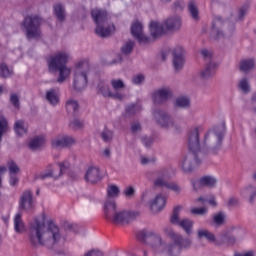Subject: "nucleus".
I'll return each instance as SVG.
<instances>
[{
    "label": "nucleus",
    "instance_id": "nucleus-1",
    "mask_svg": "<svg viewBox=\"0 0 256 256\" xmlns=\"http://www.w3.org/2000/svg\"><path fill=\"white\" fill-rule=\"evenodd\" d=\"M28 239L32 247H46V249H57L63 239L61 230L53 221L35 218L28 230Z\"/></svg>",
    "mask_w": 256,
    "mask_h": 256
},
{
    "label": "nucleus",
    "instance_id": "nucleus-2",
    "mask_svg": "<svg viewBox=\"0 0 256 256\" xmlns=\"http://www.w3.org/2000/svg\"><path fill=\"white\" fill-rule=\"evenodd\" d=\"M227 134V126L225 123L219 124L210 129L204 136L202 150L204 153H213L214 155L221 151L223 147V139Z\"/></svg>",
    "mask_w": 256,
    "mask_h": 256
},
{
    "label": "nucleus",
    "instance_id": "nucleus-3",
    "mask_svg": "<svg viewBox=\"0 0 256 256\" xmlns=\"http://www.w3.org/2000/svg\"><path fill=\"white\" fill-rule=\"evenodd\" d=\"M91 17L96 25L95 34L101 39L111 37L115 33V24L111 22V17L107 10L94 8L91 10Z\"/></svg>",
    "mask_w": 256,
    "mask_h": 256
},
{
    "label": "nucleus",
    "instance_id": "nucleus-4",
    "mask_svg": "<svg viewBox=\"0 0 256 256\" xmlns=\"http://www.w3.org/2000/svg\"><path fill=\"white\" fill-rule=\"evenodd\" d=\"M104 216L107 221L119 225L123 223H131L139 217V212H130L127 210L117 211V203L114 199H108L104 203Z\"/></svg>",
    "mask_w": 256,
    "mask_h": 256
},
{
    "label": "nucleus",
    "instance_id": "nucleus-5",
    "mask_svg": "<svg viewBox=\"0 0 256 256\" xmlns=\"http://www.w3.org/2000/svg\"><path fill=\"white\" fill-rule=\"evenodd\" d=\"M67 61H69V54L66 52H58L47 59L49 73H59L58 83H64L71 75V69L67 67Z\"/></svg>",
    "mask_w": 256,
    "mask_h": 256
},
{
    "label": "nucleus",
    "instance_id": "nucleus-6",
    "mask_svg": "<svg viewBox=\"0 0 256 256\" xmlns=\"http://www.w3.org/2000/svg\"><path fill=\"white\" fill-rule=\"evenodd\" d=\"M163 231L165 235H167V237H170V239H172L174 242L173 244H169L166 246L168 256H180L181 251H183V249H189V247H191L193 243L191 239L183 238L181 234L175 233L171 226L164 227Z\"/></svg>",
    "mask_w": 256,
    "mask_h": 256
},
{
    "label": "nucleus",
    "instance_id": "nucleus-7",
    "mask_svg": "<svg viewBox=\"0 0 256 256\" xmlns=\"http://www.w3.org/2000/svg\"><path fill=\"white\" fill-rule=\"evenodd\" d=\"M43 18L37 14H28L21 22V27L26 35V39H41V25Z\"/></svg>",
    "mask_w": 256,
    "mask_h": 256
},
{
    "label": "nucleus",
    "instance_id": "nucleus-8",
    "mask_svg": "<svg viewBox=\"0 0 256 256\" xmlns=\"http://www.w3.org/2000/svg\"><path fill=\"white\" fill-rule=\"evenodd\" d=\"M235 33V23L223 20L221 16L214 17L212 21V35L215 39L229 38Z\"/></svg>",
    "mask_w": 256,
    "mask_h": 256
},
{
    "label": "nucleus",
    "instance_id": "nucleus-9",
    "mask_svg": "<svg viewBox=\"0 0 256 256\" xmlns=\"http://www.w3.org/2000/svg\"><path fill=\"white\" fill-rule=\"evenodd\" d=\"M152 115L156 125L162 127V129H173L176 132L181 131V126L175 122V118L169 112L163 109H155Z\"/></svg>",
    "mask_w": 256,
    "mask_h": 256
},
{
    "label": "nucleus",
    "instance_id": "nucleus-10",
    "mask_svg": "<svg viewBox=\"0 0 256 256\" xmlns=\"http://www.w3.org/2000/svg\"><path fill=\"white\" fill-rule=\"evenodd\" d=\"M91 71L89 61L83 60L76 64V71L74 75V89L75 91H83L87 87V75Z\"/></svg>",
    "mask_w": 256,
    "mask_h": 256
},
{
    "label": "nucleus",
    "instance_id": "nucleus-11",
    "mask_svg": "<svg viewBox=\"0 0 256 256\" xmlns=\"http://www.w3.org/2000/svg\"><path fill=\"white\" fill-rule=\"evenodd\" d=\"M136 239L142 243V245H147L152 249H157L163 245V239L161 235L155 234V232L143 229L136 233Z\"/></svg>",
    "mask_w": 256,
    "mask_h": 256
},
{
    "label": "nucleus",
    "instance_id": "nucleus-12",
    "mask_svg": "<svg viewBox=\"0 0 256 256\" xmlns=\"http://www.w3.org/2000/svg\"><path fill=\"white\" fill-rule=\"evenodd\" d=\"M203 157H205V154L189 151L180 162L182 171L184 173H193L196 165H201Z\"/></svg>",
    "mask_w": 256,
    "mask_h": 256
},
{
    "label": "nucleus",
    "instance_id": "nucleus-13",
    "mask_svg": "<svg viewBox=\"0 0 256 256\" xmlns=\"http://www.w3.org/2000/svg\"><path fill=\"white\" fill-rule=\"evenodd\" d=\"M155 174H156V179L154 180V187H159L160 189H163V187H165L170 191H174L176 195H179L181 193V186H179L175 182H169L165 180V175H167V169L162 168L156 171Z\"/></svg>",
    "mask_w": 256,
    "mask_h": 256
},
{
    "label": "nucleus",
    "instance_id": "nucleus-14",
    "mask_svg": "<svg viewBox=\"0 0 256 256\" xmlns=\"http://www.w3.org/2000/svg\"><path fill=\"white\" fill-rule=\"evenodd\" d=\"M199 135V128H192L188 132V149L191 153L205 155L203 148H201V139L199 138Z\"/></svg>",
    "mask_w": 256,
    "mask_h": 256
},
{
    "label": "nucleus",
    "instance_id": "nucleus-15",
    "mask_svg": "<svg viewBox=\"0 0 256 256\" xmlns=\"http://www.w3.org/2000/svg\"><path fill=\"white\" fill-rule=\"evenodd\" d=\"M97 95H102L105 99H116L117 101H123L125 94L121 92H112L109 84L105 81H100L96 87Z\"/></svg>",
    "mask_w": 256,
    "mask_h": 256
},
{
    "label": "nucleus",
    "instance_id": "nucleus-16",
    "mask_svg": "<svg viewBox=\"0 0 256 256\" xmlns=\"http://www.w3.org/2000/svg\"><path fill=\"white\" fill-rule=\"evenodd\" d=\"M185 55V48L182 46H176L172 49V65L176 73H179L185 67Z\"/></svg>",
    "mask_w": 256,
    "mask_h": 256
},
{
    "label": "nucleus",
    "instance_id": "nucleus-17",
    "mask_svg": "<svg viewBox=\"0 0 256 256\" xmlns=\"http://www.w3.org/2000/svg\"><path fill=\"white\" fill-rule=\"evenodd\" d=\"M131 35L137 39L139 45H148V43H153V39L151 37L143 34V24L139 21L132 23Z\"/></svg>",
    "mask_w": 256,
    "mask_h": 256
},
{
    "label": "nucleus",
    "instance_id": "nucleus-18",
    "mask_svg": "<svg viewBox=\"0 0 256 256\" xmlns=\"http://www.w3.org/2000/svg\"><path fill=\"white\" fill-rule=\"evenodd\" d=\"M19 209L23 211H33L35 209V200H33V192L25 190L19 200Z\"/></svg>",
    "mask_w": 256,
    "mask_h": 256
},
{
    "label": "nucleus",
    "instance_id": "nucleus-19",
    "mask_svg": "<svg viewBox=\"0 0 256 256\" xmlns=\"http://www.w3.org/2000/svg\"><path fill=\"white\" fill-rule=\"evenodd\" d=\"M164 27L166 29V33L170 32L173 33L175 31H180L183 21L181 20V16L174 15V16H169L166 18L164 21Z\"/></svg>",
    "mask_w": 256,
    "mask_h": 256
},
{
    "label": "nucleus",
    "instance_id": "nucleus-20",
    "mask_svg": "<svg viewBox=\"0 0 256 256\" xmlns=\"http://www.w3.org/2000/svg\"><path fill=\"white\" fill-rule=\"evenodd\" d=\"M172 95L170 88H160L152 94V99L156 105L167 103Z\"/></svg>",
    "mask_w": 256,
    "mask_h": 256
},
{
    "label": "nucleus",
    "instance_id": "nucleus-21",
    "mask_svg": "<svg viewBox=\"0 0 256 256\" xmlns=\"http://www.w3.org/2000/svg\"><path fill=\"white\" fill-rule=\"evenodd\" d=\"M71 145H75V139L70 136H58L53 138L51 141V146L53 149H65L67 147H71Z\"/></svg>",
    "mask_w": 256,
    "mask_h": 256
},
{
    "label": "nucleus",
    "instance_id": "nucleus-22",
    "mask_svg": "<svg viewBox=\"0 0 256 256\" xmlns=\"http://www.w3.org/2000/svg\"><path fill=\"white\" fill-rule=\"evenodd\" d=\"M149 29H150V35L152 41H155V39L161 37V35H165L167 33V30L165 29V24L164 22L159 23L157 21H151L149 24Z\"/></svg>",
    "mask_w": 256,
    "mask_h": 256
},
{
    "label": "nucleus",
    "instance_id": "nucleus-23",
    "mask_svg": "<svg viewBox=\"0 0 256 256\" xmlns=\"http://www.w3.org/2000/svg\"><path fill=\"white\" fill-rule=\"evenodd\" d=\"M84 179L87 183H91L92 185L95 183H99L103 177H101V171L97 167H89L85 173Z\"/></svg>",
    "mask_w": 256,
    "mask_h": 256
},
{
    "label": "nucleus",
    "instance_id": "nucleus-24",
    "mask_svg": "<svg viewBox=\"0 0 256 256\" xmlns=\"http://www.w3.org/2000/svg\"><path fill=\"white\" fill-rule=\"evenodd\" d=\"M237 238L233 236L229 231H222L216 238V245H235Z\"/></svg>",
    "mask_w": 256,
    "mask_h": 256
},
{
    "label": "nucleus",
    "instance_id": "nucleus-25",
    "mask_svg": "<svg viewBox=\"0 0 256 256\" xmlns=\"http://www.w3.org/2000/svg\"><path fill=\"white\" fill-rule=\"evenodd\" d=\"M149 205L152 213H160L165 208V205H167V200L161 194H158Z\"/></svg>",
    "mask_w": 256,
    "mask_h": 256
},
{
    "label": "nucleus",
    "instance_id": "nucleus-26",
    "mask_svg": "<svg viewBox=\"0 0 256 256\" xmlns=\"http://www.w3.org/2000/svg\"><path fill=\"white\" fill-rule=\"evenodd\" d=\"M217 67H219V64H217L214 61H210L203 70L200 72L201 79H211L213 75H215V72L217 71Z\"/></svg>",
    "mask_w": 256,
    "mask_h": 256
},
{
    "label": "nucleus",
    "instance_id": "nucleus-27",
    "mask_svg": "<svg viewBox=\"0 0 256 256\" xmlns=\"http://www.w3.org/2000/svg\"><path fill=\"white\" fill-rule=\"evenodd\" d=\"M45 145L44 136H35L28 142V149L30 151H41Z\"/></svg>",
    "mask_w": 256,
    "mask_h": 256
},
{
    "label": "nucleus",
    "instance_id": "nucleus-28",
    "mask_svg": "<svg viewBox=\"0 0 256 256\" xmlns=\"http://www.w3.org/2000/svg\"><path fill=\"white\" fill-rule=\"evenodd\" d=\"M54 15L59 21V23H65V20L67 19V12L65 11V6L63 4L58 3L53 6Z\"/></svg>",
    "mask_w": 256,
    "mask_h": 256
},
{
    "label": "nucleus",
    "instance_id": "nucleus-29",
    "mask_svg": "<svg viewBox=\"0 0 256 256\" xmlns=\"http://www.w3.org/2000/svg\"><path fill=\"white\" fill-rule=\"evenodd\" d=\"M197 238L198 239H207L209 243H214L216 245L217 238L215 237V234L213 232L207 230V229H199L197 231Z\"/></svg>",
    "mask_w": 256,
    "mask_h": 256
},
{
    "label": "nucleus",
    "instance_id": "nucleus-30",
    "mask_svg": "<svg viewBox=\"0 0 256 256\" xmlns=\"http://www.w3.org/2000/svg\"><path fill=\"white\" fill-rule=\"evenodd\" d=\"M198 185L200 187H208L209 189H213V187L217 185V179L213 176H204L199 179Z\"/></svg>",
    "mask_w": 256,
    "mask_h": 256
},
{
    "label": "nucleus",
    "instance_id": "nucleus-31",
    "mask_svg": "<svg viewBox=\"0 0 256 256\" xmlns=\"http://www.w3.org/2000/svg\"><path fill=\"white\" fill-rule=\"evenodd\" d=\"M174 107H178V109H189L191 107V100L185 96L178 97L174 102Z\"/></svg>",
    "mask_w": 256,
    "mask_h": 256
},
{
    "label": "nucleus",
    "instance_id": "nucleus-32",
    "mask_svg": "<svg viewBox=\"0 0 256 256\" xmlns=\"http://www.w3.org/2000/svg\"><path fill=\"white\" fill-rule=\"evenodd\" d=\"M14 231L16 233H23L25 231V223L23 222L21 213L16 214L14 217Z\"/></svg>",
    "mask_w": 256,
    "mask_h": 256
},
{
    "label": "nucleus",
    "instance_id": "nucleus-33",
    "mask_svg": "<svg viewBox=\"0 0 256 256\" xmlns=\"http://www.w3.org/2000/svg\"><path fill=\"white\" fill-rule=\"evenodd\" d=\"M51 164L48 166V169H46L44 172L36 176V179H41V181H45V179H54L57 180L59 179L58 175H55L53 173V168H51Z\"/></svg>",
    "mask_w": 256,
    "mask_h": 256
},
{
    "label": "nucleus",
    "instance_id": "nucleus-34",
    "mask_svg": "<svg viewBox=\"0 0 256 256\" xmlns=\"http://www.w3.org/2000/svg\"><path fill=\"white\" fill-rule=\"evenodd\" d=\"M193 225V221L189 218H184L179 223V227L185 231L186 235H191V233H193Z\"/></svg>",
    "mask_w": 256,
    "mask_h": 256
},
{
    "label": "nucleus",
    "instance_id": "nucleus-35",
    "mask_svg": "<svg viewBox=\"0 0 256 256\" xmlns=\"http://www.w3.org/2000/svg\"><path fill=\"white\" fill-rule=\"evenodd\" d=\"M46 101H48L50 105H53V106L58 105L59 96L57 95V92L55 91V89L51 88L46 92Z\"/></svg>",
    "mask_w": 256,
    "mask_h": 256
},
{
    "label": "nucleus",
    "instance_id": "nucleus-36",
    "mask_svg": "<svg viewBox=\"0 0 256 256\" xmlns=\"http://www.w3.org/2000/svg\"><path fill=\"white\" fill-rule=\"evenodd\" d=\"M188 12L194 21H199V8L197 7V3L195 1L191 0L188 3Z\"/></svg>",
    "mask_w": 256,
    "mask_h": 256
},
{
    "label": "nucleus",
    "instance_id": "nucleus-37",
    "mask_svg": "<svg viewBox=\"0 0 256 256\" xmlns=\"http://www.w3.org/2000/svg\"><path fill=\"white\" fill-rule=\"evenodd\" d=\"M244 197H249V203H253L256 197V188L255 186L249 185L242 191Z\"/></svg>",
    "mask_w": 256,
    "mask_h": 256
},
{
    "label": "nucleus",
    "instance_id": "nucleus-38",
    "mask_svg": "<svg viewBox=\"0 0 256 256\" xmlns=\"http://www.w3.org/2000/svg\"><path fill=\"white\" fill-rule=\"evenodd\" d=\"M255 67V59H248L243 60L240 62V71H244V73H247V71H251Z\"/></svg>",
    "mask_w": 256,
    "mask_h": 256
},
{
    "label": "nucleus",
    "instance_id": "nucleus-39",
    "mask_svg": "<svg viewBox=\"0 0 256 256\" xmlns=\"http://www.w3.org/2000/svg\"><path fill=\"white\" fill-rule=\"evenodd\" d=\"M66 111L68 113H72L73 115H76L77 111H79V102L75 100H68L66 102Z\"/></svg>",
    "mask_w": 256,
    "mask_h": 256
},
{
    "label": "nucleus",
    "instance_id": "nucleus-40",
    "mask_svg": "<svg viewBox=\"0 0 256 256\" xmlns=\"http://www.w3.org/2000/svg\"><path fill=\"white\" fill-rule=\"evenodd\" d=\"M14 131L19 137L25 135V133H27V130L25 129V122L22 120H17L14 124Z\"/></svg>",
    "mask_w": 256,
    "mask_h": 256
},
{
    "label": "nucleus",
    "instance_id": "nucleus-41",
    "mask_svg": "<svg viewBox=\"0 0 256 256\" xmlns=\"http://www.w3.org/2000/svg\"><path fill=\"white\" fill-rule=\"evenodd\" d=\"M115 133L113 130H109L108 128H104L101 132L100 137L104 141V143H111L113 141Z\"/></svg>",
    "mask_w": 256,
    "mask_h": 256
},
{
    "label": "nucleus",
    "instance_id": "nucleus-42",
    "mask_svg": "<svg viewBox=\"0 0 256 256\" xmlns=\"http://www.w3.org/2000/svg\"><path fill=\"white\" fill-rule=\"evenodd\" d=\"M121 190L117 187V185H110L107 189V200L108 199H115V197H119Z\"/></svg>",
    "mask_w": 256,
    "mask_h": 256
},
{
    "label": "nucleus",
    "instance_id": "nucleus-43",
    "mask_svg": "<svg viewBox=\"0 0 256 256\" xmlns=\"http://www.w3.org/2000/svg\"><path fill=\"white\" fill-rule=\"evenodd\" d=\"M213 223L216 227L225 225V212H218L213 216Z\"/></svg>",
    "mask_w": 256,
    "mask_h": 256
},
{
    "label": "nucleus",
    "instance_id": "nucleus-44",
    "mask_svg": "<svg viewBox=\"0 0 256 256\" xmlns=\"http://www.w3.org/2000/svg\"><path fill=\"white\" fill-rule=\"evenodd\" d=\"M110 85L114 89V93H119L125 89V82L121 79H112Z\"/></svg>",
    "mask_w": 256,
    "mask_h": 256
},
{
    "label": "nucleus",
    "instance_id": "nucleus-45",
    "mask_svg": "<svg viewBox=\"0 0 256 256\" xmlns=\"http://www.w3.org/2000/svg\"><path fill=\"white\" fill-rule=\"evenodd\" d=\"M133 49H135V41L129 40L121 47V52L123 55H131Z\"/></svg>",
    "mask_w": 256,
    "mask_h": 256
},
{
    "label": "nucleus",
    "instance_id": "nucleus-46",
    "mask_svg": "<svg viewBox=\"0 0 256 256\" xmlns=\"http://www.w3.org/2000/svg\"><path fill=\"white\" fill-rule=\"evenodd\" d=\"M126 115L129 117H133V115H136V113H139L141 111V105L139 104H130L126 106Z\"/></svg>",
    "mask_w": 256,
    "mask_h": 256
},
{
    "label": "nucleus",
    "instance_id": "nucleus-47",
    "mask_svg": "<svg viewBox=\"0 0 256 256\" xmlns=\"http://www.w3.org/2000/svg\"><path fill=\"white\" fill-rule=\"evenodd\" d=\"M0 73L4 79H7L13 75V68H9V66H7V64L1 63L0 64Z\"/></svg>",
    "mask_w": 256,
    "mask_h": 256
},
{
    "label": "nucleus",
    "instance_id": "nucleus-48",
    "mask_svg": "<svg viewBox=\"0 0 256 256\" xmlns=\"http://www.w3.org/2000/svg\"><path fill=\"white\" fill-rule=\"evenodd\" d=\"M58 167L60 169L59 174H58V178H59V177H63V175L67 171H69V169L71 168V163H69V161L65 160L63 162H59Z\"/></svg>",
    "mask_w": 256,
    "mask_h": 256
},
{
    "label": "nucleus",
    "instance_id": "nucleus-49",
    "mask_svg": "<svg viewBox=\"0 0 256 256\" xmlns=\"http://www.w3.org/2000/svg\"><path fill=\"white\" fill-rule=\"evenodd\" d=\"M7 131H9V123L7 122V119H5V117L0 116V142L3 134L7 133Z\"/></svg>",
    "mask_w": 256,
    "mask_h": 256
},
{
    "label": "nucleus",
    "instance_id": "nucleus-50",
    "mask_svg": "<svg viewBox=\"0 0 256 256\" xmlns=\"http://www.w3.org/2000/svg\"><path fill=\"white\" fill-rule=\"evenodd\" d=\"M181 211V207L179 206H176L174 209H173V213H172V216L170 218V222L173 224V225H179V223H181V221H179V212Z\"/></svg>",
    "mask_w": 256,
    "mask_h": 256
},
{
    "label": "nucleus",
    "instance_id": "nucleus-51",
    "mask_svg": "<svg viewBox=\"0 0 256 256\" xmlns=\"http://www.w3.org/2000/svg\"><path fill=\"white\" fill-rule=\"evenodd\" d=\"M172 11L175 13L183 11L185 9V2L183 0H176L171 6Z\"/></svg>",
    "mask_w": 256,
    "mask_h": 256
},
{
    "label": "nucleus",
    "instance_id": "nucleus-52",
    "mask_svg": "<svg viewBox=\"0 0 256 256\" xmlns=\"http://www.w3.org/2000/svg\"><path fill=\"white\" fill-rule=\"evenodd\" d=\"M238 87L243 93H249V91H251V86L249 85V80H247V78H243L238 84Z\"/></svg>",
    "mask_w": 256,
    "mask_h": 256
},
{
    "label": "nucleus",
    "instance_id": "nucleus-53",
    "mask_svg": "<svg viewBox=\"0 0 256 256\" xmlns=\"http://www.w3.org/2000/svg\"><path fill=\"white\" fill-rule=\"evenodd\" d=\"M10 103L15 109H21V101L19 100V95L12 93L10 95Z\"/></svg>",
    "mask_w": 256,
    "mask_h": 256
},
{
    "label": "nucleus",
    "instance_id": "nucleus-54",
    "mask_svg": "<svg viewBox=\"0 0 256 256\" xmlns=\"http://www.w3.org/2000/svg\"><path fill=\"white\" fill-rule=\"evenodd\" d=\"M10 175H17L19 173L20 169L19 166L15 163V161L11 160L8 166Z\"/></svg>",
    "mask_w": 256,
    "mask_h": 256
},
{
    "label": "nucleus",
    "instance_id": "nucleus-55",
    "mask_svg": "<svg viewBox=\"0 0 256 256\" xmlns=\"http://www.w3.org/2000/svg\"><path fill=\"white\" fill-rule=\"evenodd\" d=\"M145 81V76L143 74L134 75L132 77V83L134 85H141Z\"/></svg>",
    "mask_w": 256,
    "mask_h": 256
},
{
    "label": "nucleus",
    "instance_id": "nucleus-56",
    "mask_svg": "<svg viewBox=\"0 0 256 256\" xmlns=\"http://www.w3.org/2000/svg\"><path fill=\"white\" fill-rule=\"evenodd\" d=\"M207 208H205V207H201V208H192L191 209V213H192V215H201V216H203V215H207Z\"/></svg>",
    "mask_w": 256,
    "mask_h": 256
},
{
    "label": "nucleus",
    "instance_id": "nucleus-57",
    "mask_svg": "<svg viewBox=\"0 0 256 256\" xmlns=\"http://www.w3.org/2000/svg\"><path fill=\"white\" fill-rule=\"evenodd\" d=\"M69 125L72 129H83V121L79 119H74Z\"/></svg>",
    "mask_w": 256,
    "mask_h": 256
},
{
    "label": "nucleus",
    "instance_id": "nucleus-58",
    "mask_svg": "<svg viewBox=\"0 0 256 256\" xmlns=\"http://www.w3.org/2000/svg\"><path fill=\"white\" fill-rule=\"evenodd\" d=\"M245 15H247V8L242 7L238 11V18H235L234 21H243V19H245Z\"/></svg>",
    "mask_w": 256,
    "mask_h": 256
},
{
    "label": "nucleus",
    "instance_id": "nucleus-59",
    "mask_svg": "<svg viewBox=\"0 0 256 256\" xmlns=\"http://www.w3.org/2000/svg\"><path fill=\"white\" fill-rule=\"evenodd\" d=\"M141 142L143 143V145H145V147H150L153 145V138L148 136H142Z\"/></svg>",
    "mask_w": 256,
    "mask_h": 256
},
{
    "label": "nucleus",
    "instance_id": "nucleus-60",
    "mask_svg": "<svg viewBox=\"0 0 256 256\" xmlns=\"http://www.w3.org/2000/svg\"><path fill=\"white\" fill-rule=\"evenodd\" d=\"M123 194L125 197H133V195H135V188H133V186H128L124 189Z\"/></svg>",
    "mask_w": 256,
    "mask_h": 256
},
{
    "label": "nucleus",
    "instance_id": "nucleus-61",
    "mask_svg": "<svg viewBox=\"0 0 256 256\" xmlns=\"http://www.w3.org/2000/svg\"><path fill=\"white\" fill-rule=\"evenodd\" d=\"M84 256H103V252L97 249H92L84 254Z\"/></svg>",
    "mask_w": 256,
    "mask_h": 256
},
{
    "label": "nucleus",
    "instance_id": "nucleus-62",
    "mask_svg": "<svg viewBox=\"0 0 256 256\" xmlns=\"http://www.w3.org/2000/svg\"><path fill=\"white\" fill-rule=\"evenodd\" d=\"M141 123H139V122H134V123H132V125H131V131H132V133H137V132H139V131H141Z\"/></svg>",
    "mask_w": 256,
    "mask_h": 256
},
{
    "label": "nucleus",
    "instance_id": "nucleus-63",
    "mask_svg": "<svg viewBox=\"0 0 256 256\" xmlns=\"http://www.w3.org/2000/svg\"><path fill=\"white\" fill-rule=\"evenodd\" d=\"M239 206V199L232 197L228 200V207H237Z\"/></svg>",
    "mask_w": 256,
    "mask_h": 256
},
{
    "label": "nucleus",
    "instance_id": "nucleus-64",
    "mask_svg": "<svg viewBox=\"0 0 256 256\" xmlns=\"http://www.w3.org/2000/svg\"><path fill=\"white\" fill-rule=\"evenodd\" d=\"M9 183H10L11 187H15V185H17L19 183V178H17V176H15V175H10Z\"/></svg>",
    "mask_w": 256,
    "mask_h": 256
}]
</instances>
